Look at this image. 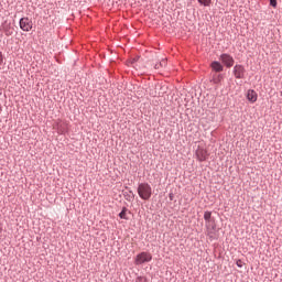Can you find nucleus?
Instances as JSON below:
<instances>
[{
	"label": "nucleus",
	"mask_w": 282,
	"mask_h": 282,
	"mask_svg": "<svg viewBox=\"0 0 282 282\" xmlns=\"http://www.w3.org/2000/svg\"><path fill=\"white\" fill-rule=\"evenodd\" d=\"M153 259V256L151 253L143 251L139 254H137L134 259V265H143V263H149Z\"/></svg>",
	"instance_id": "nucleus-3"
},
{
	"label": "nucleus",
	"mask_w": 282,
	"mask_h": 282,
	"mask_svg": "<svg viewBox=\"0 0 282 282\" xmlns=\"http://www.w3.org/2000/svg\"><path fill=\"white\" fill-rule=\"evenodd\" d=\"M135 61H138V58H133V59L131 61V63H135Z\"/></svg>",
	"instance_id": "nucleus-22"
},
{
	"label": "nucleus",
	"mask_w": 282,
	"mask_h": 282,
	"mask_svg": "<svg viewBox=\"0 0 282 282\" xmlns=\"http://www.w3.org/2000/svg\"><path fill=\"white\" fill-rule=\"evenodd\" d=\"M196 158L198 162H206V160L208 159V151H206V149L204 148H198L196 150Z\"/></svg>",
	"instance_id": "nucleus-7"
},
{
	"label": "nucleus",
	"mask_w": 282,
	"mask_h": 282,
	"mask_svg": "<svg viewBox=\"0 0 282 282\" xmlns=\"http://www.w3.org/2000/svg\"><path fill=\"white\" fill-rule=\"evenodd\" d=\"M206 235L213 241L219 239V229L217 228V221L205 223Z\"/></svg>",
	"instance_id": "nucleus-2"
},
{
	"label": "nucleus",
	"mask_w": 282,
	"mask_h": 282,
	"mask_svg": "<svg viewBox=\"0 0 282 282\" xmlns=\"http://www.w3.org/2000/svg\"><path fill=\"white\" fill-rule=\"evenodd\" d=\"M123 197L127 202H133V199H135V194H133V191L129 189V192L123 193Z\"/></svg>",
	"instance_id": "nucleus-12"
},
{
	"label": "nucleus",
	"mask_w": 282,
	"mask_h": 282,
	"mask_svg": "<svg viewBox=\"0 0 282 282\" xmlns=\"http://www.w3.org/2000/svg\"><path fill=\"white\" fill-rule=\"evenodd\" d=\"M270 6H271V8H276V6H278L276 0H270Z\"/></svg>",
	"instance_id": "nucleus-19"
},
{
	"label": "nucleus",
	"mask_w": 282,
	"mask_h": 282,
	"mask_svg": "<svg viewBox=\"0 0 282 282\" xmlns=\"http://www.w3.org/2000/svg\"><path fill=\"white\" fill-rule=\"evenodd\" d=\"M1 111H2V108H1V105H0V113H1Z\"/></svg>",
	"instance_id": "nucleus-23"
},
{
	"label": "nucleus",
	"mask_w": 282,
	"mask_h": 282,
	"mask_svg": "<svg viewBox=\"0 0 282 282\" xmlns=\"http://www.w3.org/2000/svg\"><path fill=\"white\" fill-rule=\"evenodd\" d=\"M164 65H166V61H162L160 63H156L154 65V69H160V67H164Z\"/></svg>",
	"instance_id": "nucleus-16"
},
{
	"label": "nucleus",
	"mask_w": 282,
	"mask_h": 282,
	"mask_svg": "<svg viewBox=\"0 0 282 282\" xmlns=\"http://www.w3.org/2000/svg\"><path fill=\"white\" fill-rule=\"evenodd\" d=\"M3 61H4L3 52L0 51V66L3 65Z\"/></svg>",
	"instance_id": "nucleus-20"
},
{
	"label": "nucleus",
	"mask_w": 282,
	"mask_h": 282,
	"mask_svg": "<svg viewBox=\"0 0 282 282\" xmlns=\"http://www.w3.org/2000/svg\"><path fill=\"white\" fill-rule=\"evenodd\" d=\"M210 67L213 72H216V74H219L220 72L224 70V64L217 61L212 62Z\"/></svg>",
	"instance_id": "nucleus-9"
},
{
	"label": "nucleus",
	"mask_w": 282,
	"mask_h": 282,
	"mask_svg": "<svg viewBox=\"0 0 282 282\" xmlns=\"http://www.w3.org/2000/svg\"><path fill=\"white\" fill-rule=\"evenodd\" d=\"M257 98H259V95L257 94V91L254 89H249L247 91V100H249V102H251V104L257 102Z\"/></svg>",
	"instance_id": "nucleus-8"
},
{
	"label": "nucleus",
	"mask_w": 282,
	"mask_h": 282,
	"mask_svg": "<svg viewBox=\"0 0 282 282\" xmlns=\"http://www.w3.org/2000/svg\"><path fill=\"white\" fill-rule=\"evenodd\" d=\"M137 193L143 202H149L151 199V195H153V189L149 183H140Z\"/></svg>",
	"instance_id": "nucleus-1"
},
{
	"label": "nucleus",
	"mask_w": 282,
	"mask_h": 282,
	"mask_svg": "<svg viewBox=\"0 0 282 282\" xmlns=\"http://www.w3.org/2000/svg\"><path fill=\"white\" fill-rule=\"evenodd\" d=\"M135 282H147V278L145 276H138L135 279Z\"/></svg>",
	"instance_id": "nucleus-18"
},
{
	"label": "nucleus",
	"mask_w": 282,
	"mask_h": 282,
	"mask_svg": "<svg viewBox=\"0 0 282 282\" xmlns=\"http://www.w3.org/2000/svg\"><path fill=\"white\" fill-rule=\"evenodd\" d=\"M236 265H237L238 268H243V265H246V263H243V261H242L241 259H238V260L236 261Z\"/></svg>",
	"instance_id": "nucleus-17"
},
{
	"label": "nucleus",
	"mask_w": 282,
	"mask_h": 282,
	"mask_svg": "<svg viewBox=\"0 0 282 282\" xmlns=\"http://www.w3.org/2000/svg\"><path fill=\"white\" fill-rule=\"evenodd\" d=\"M129 212V209L127 207H122L121 212L119 213V217L120 219H129L127 217V213Z\"/></svg>",
	"instance_id": "nucleus-14"
},
{
	"label": "nucleus",
	"mask_w": 282,
	"mask_h": 282,
	"mask_svg": "<svg viewBox=\"0 0 282 282\" xmlns=\"http://www.w3.org/2000/svg\"><path fill=\"white\" fill-rule=\"evenodd\" d=\"M169 199H170V202H173L175 199V194L170 193L169 194Z\"/></svg>",
	"instance_id": "nucleus-21"
},
{
	"label": "nucleus",
	"mask_w": 282,
	"mask_h": 282,
	"mask_svg": "<svg viewBox=\"0 0 282 282\" xmlns=\"http://www.w3.org/2000/svg\"><path fill=\"white\" fill-rule=\"evenodd\" d=\"M219 61H221L223 65H225V67H227V68H230L235 65V57H232L228 53H223L219 56Z\"/></svg>",
	"instance_id": "nucleus-5"
},
{
	"label": "nucleus",
	"mask_w": 282,
	"mask_h": 282,
	"mask_svg": "<svg viewBox=\"0 0 282 282\" xmlns=\"http://www.w3.org/2000/svg\"><path fill=\"white\" fill-rule=\"evenodd\" d=\"M224 80V74H215L213 76V83L214 85H219Z\"/></svg>",
	"instance_id": "nucleus-13"
},
{
	"label": "nucleus",
	"mask_w": 282,
	"mask_h": 282,
	"mask_svg": "<svg viewBox=\"0 0 282 282\" xmlns=\"http://www.w3.org/2000/svg\"><path fill=\"white\" fill-rule=\"evenodd\" d=\"M19 25L23 32H30L33 28L32 20L28 17L21 18L19 21Z\"/></svg>",
	"instance_id": "nucleus-6"
},
{
	"label": "nucleus",
	"mask_w": 282,
	"mask_h": 282,
	"mask_svg": "<svg viewBox=\"0 0 282 282\" xmlns=\"http://www.w3.org/2000/svg\"><path fill=\"white\" fill-rule=\"evenodd\" d=\"M2 30L6 34V36H12L14 34V29L10 23L2 24Z\"/></svg>",
	"instance_id": "nucleus-10"
},
{
	"label": "nucleus",
	"mask_w": 282,
	"mask_h": 282,
	"mask_svg": "<svg viewBox=\"0 0 282 282\" xmlns=\"http://www.w3.org/2000/svg\"><path fill=\"white\" fill-rule=\"evenodd\" d=\"M204 219L205 224H210L212 221H215V217H213V212H205L204 213Z\"/></svg>",
	"instance_id": "nucleus-11"
},
{
	"label": "nucleus",
	"mask_w": 282,
	"mask_h": 282,
	"mask_svg": "<svg viewBox=\"0 0 282 282\" xmlns=\"http://www.w3.org/2000/svg\"><path fill=\"white\" fill-rule=\"evenodd\" d=\"M199 6H204L205 8L210 7V3H213V0H197Z\"/></svg>",
	"instance_id": "nucleus-15"
},
{
	"label": "nucleus",
	"mask_w": 282,
	"mask_h": 282,
	"mask_svg": "<svg viewBox=\"0 0 282 282\" xmlns=\"http://www.w3.org/2000/svg\"><path fill=\"white\" fill-rule=\"evenodd\" d=\"M232 75L237 79L246 78V67L241 64H236L232 68Z\"/></svg>",
	"instance_id": "nucleus-4"
}]
</instances>
